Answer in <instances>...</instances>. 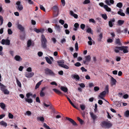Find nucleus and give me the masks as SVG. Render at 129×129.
Here are the masks:
<instances>
[{
    "label": "nucleus",
    "instance_id": "f257e3e1",
    "mask_svg": "<svg viewBox=\"0 0 129 129\" xmlns=\"http://www.w3.org/2000/svg\"><path fill=\"white\" fill-rule=\"evenodd\" d=\"M41 41L42 47L44 49H46L47 47V40L44 36L43 35H41Z\"/></svg>",
    "mask_w": 129,
    "mask_h": 129
},
{
    "label": "nucleus",
    "instance_id": "f03ea898",
    "mask_svg": "<svg viewBox=\"0 0 129 129\" xmlns=\"http://www.w3.org/2000/svg\"><path fill=\"white\" fill-rule=\"evenodd\" d=\"M101 125L103 127L109 128L111 127L112 124L109 121H103L102 122Z\"/></svg>",
    "mask_w": 129,
    "mask_h": 129
},
{
    "label": "nucleus",
    "instance_id": "7ed1b4c3",
    "mask_svg": "<svg viewBox=\"0 0 129 129\" xmlns=\"http://www.w3.org/2000/svg\"><path fill=\"white\" fill-rule=\"evenodd\" d=\"M45 73L47 75L52 76H55V74L50 69L48 68H46L44 70Z\"/></svg>",
    "mask_w": 129,
    "mask_h": 129
},
{
    "label": "nucleus",
    "instance_id": "20e7f679",
    "mask_svg": "<svg viewBox=\"0 0 129 129\" xmlns=\"http://www.w3.org/2000/svg\"><path fill=\"white\" fill-rule=\"evenodd\" d=\"M91 59V57L90 55L85 56L83 58V63L85 64H88L89 62L90 61Z\"/></svg>",
    "mask_w": 129,
    "mask_h": 129
},
{
    "label": "nucleus",
    "instance_id": "39448f33",
    "mask_svg": "<svg viewBox=\"0 0 129 129\" xmlns=\"http://www.w3.org/2000/svg\"><path fill=\"white\" fill-rule=\"evenodd\" d=\"M0 87H1V90L4 92L5 94H9V91L6 88L5 86L2 84L0 82Z\"/></svg>",
    "mask_w": 129,
    "mask_h": 129
},
{
    "label": "nucleus",
    "instance_id": "423d86ee",
    "mask_svg": "<svg viewBox=\"0 0 129 129\" xmlns=\"http://www.w3.org/2000/svg\"><path fill=\"white\" fill-rule=\"evenodd\" d=\"M1 43L2 45H9L10 44V41L8 39H2L1 41Z\"/></svg>",
    "mask_w": 129,
    "mask_h": 129
},
{
    "label": "nucleus",
    "instance_id": "0eeeda50",
    "mask_svg": "<svg viewBox=\"0 0 129 129\" xmlns=\"http://www.w3.org/2000/svg\"><path fill=\"white\" fill-rule=\"evenodd\" d=\"M16 4L17 5L16 7L17 9L19 11H21L23 9V6L20 4V2L18 1L16 3Z\"/></svg>",
    "mask_w": 129,
    "mask_h": 129
},
{
    "label": "nucleus",
    "instance_id": "6e6552de",
    "mask_svg": "<svg viewBox=\"0 0 129 129\" xmlns=\"http://www.w3.org/2000/svg\"><path fill=\"white\" fill-rule=\"evenodd\" d=\"M106 93V91H104L100 93V95L98 96L99 99H101L103 100H104V98L105 96V94Z\"/></svg>",
    "mask_w": 129,
    "mask_h": 129
},
{
    "label": "nucleus",
    "instance_id": "1a4fd4ad",
    "mask_svg": "<svg viewBox=\"0 0 129 129\" xmlns=\"http://www.w3.org/2000/svg\"><path fill=\"white\" fill-rule=\"evenodd\" d=\"M34 74L33 72L31 73H26L25 74V76L27 78H30L32 77L34 75Z\"/></svg>",
    "mask_w": 129,
    "mask_h": 129
},
{
    "label": "nucleus",
    "instance_id": "9d476101",
    "mask_svg": "<svg viewBox=\"0 0 129 129\" xmlns=\"http://www.w3.org/2000/svg\"><path fill=\"white\" fill-rule=\"evenodd\" d=\"M17 28L21 31H24V28L21 25L18 23L17 24Z\"/></svg>",
    "mask_w": 129,
    "mask_h": 129
},
{
    "label": "nucleus",
    "instance_id": "9b49d317",
    "mask_svg": "<svg viewBox=\"0 0 129 129\" xmlns=\"http://www.w3.org/2000/svg\"><path fill=\"white\" fill-rule=\"evenodd\" d=\"M121 50L123 51V52L124 53H127L128 52L127 49L128 47L127 46H121Z\"/></svg>",
    "mask_w": 129,
    "mask_h": 129
},
{
    "label": "nucleus",
    "instance_id": "f8f14e48",
    "mask_svg": "<svg viewBox=\"0 0 129 129\" xmlns=\"http://www.w3.org/2000/svg\"><path fill=\"white\" fill-rule=\"evenodd\" d=\"M66 118L67 120H69L70 122L72 123L73 125H77V124L76 122H75V121H74L72 119L67 117H66Z\"/></svg>",
    "mask_w": 129,
    "mask_h": 129
},
{
    "label": "nucleus",
    "instance_id": "ddd939ff",
    "mask_svg": "<svg viewBox=\"0 0 129 129\" xmlns=\"http://www.w3.org/2000/svg\"><path fill=\"white\" fill-rule=\"evenodd\" d=\"M106 3L109 6H111V4H113L114 3L113 0H106L105 1Z\"/></svg>",
    "mask_w": 129,
    "mask_h": 129
},
{
    "label": "nucleus",
    "instance_id": "4468645a",
    "mask_svg": "<svg viewBox=\"0 0 129 129\" xmlns=\"http://www.w3.org/2000/svg\"><path fill=\"white\" fill-rule=\"evenodd\" d=\"M116 82L117 81L116 80L114 79L113 77L111 76L110 82L111 85L112 86L115 85Z\"/></svg>",
    "mask_w": 129,
    "mask_h": 129
},
{
    "label": "nucleus",
    "instance_id": "2eb2a0df",
    "mask_svg": "<svg viewBox=\"0 0 129 129\" xmlns=\"http://www.w3.org/2000/svg\"><path fill=\"white\" fill-rule=\"evenodd\" d=\"M115 19L114 18H113L111 19L110 20V21L109 22V24L110 27H112L113 26V23L115 21Z\"/></svg>",
    "mask_w": 129,
    "mask_h": 129
},
{
    "label": "nucleus",
    "instance_id": "dca6fc26",
    "mask_svg": "<svg viewBox=\"0 0 129 129\" xmlns=\"http://www.w3.org/2000/svg\"><path fill=\"white\" fill-rule=\"evenodd\" d=\"M121 47L116 46L114 48V50L115 52L116 53L119 52V50H121Z\"/></svg>",
    "mask_w": 129,
    "mask_h": 129
},
{
    "label": "nucleus",
    "instance_id": "f3484780",
    "mask_svg": "<svg viewBox=\"0 0 129 129\" xmlns=\"http://www.w3.org/2000/svg\"><path fill=\"white\" fill-rule=\"evenodd\" d=\"M15 59L17 61H20L22 60V58L21 57L18 55H16L15 56Z\"/></svg>",
    "mask_w": 129,
    "mask_h": 129
},
{
    "label": "nucleus",
    "instance_id": "a211bd4d",
    "mask_svg": "<svg viewBox=\"0 0 129 129\" xmlns=\"http://www.w3.org/2000/svg\"><path fill=\"white\" fill-rule=\"evenodd\" d=\"M68 100V101H69V102L70 103V104H71V105L75 108L76 109H78V108L76 107L75 105L74 104L72 103V102L70 99L67 96H66Z\"/></svg>",
    "mask_w": 129,
    "mask_h": 129
},
{
    "label": "nucleus",
    "instance_id": "6ab92c4d",
    "mask_svg": "<svg viewBox=\"0 0 129 129\" xmlns=\"http://www.w3.org/2000/svg\"><path fill=\"white\" fill-rule=\"evenodd\" d=\"M70 14L72 16H73L74 18H77L78 17V15L74 13L72 11H70Z\"/></svg>",
    "mask_w": 129,
    "mask_h": 129
},
{
    "label": "nucleus",
    "instance_id": "aec40b11",
    "mask_svg": "<svg viewBox=\"0 0 129 129\" xmlns=\"http://www.w3.org/2000/svg\"><path fill=\"white\" fill-rule=\"evenodd\" d=\"M60 89L61 90L63 91L64 92H66L68 91V88L66 87L61 86L60 87Z\"/></svg>",
    "mask_w": 129,
    "mask_h": 129
},
{
    "label": "nucleus",
    "instance_id": "412c9836",
    "mask_svg": "<svg viewBox=\"0 0 129 129\" xmlns=\"http://www.w3.org/2000/svg\"><path fill=\"white\" fill-rule=\"evenodd\" d=\"M90 114L91 117L94 120L97 118L96 116L94 115L93 113L91 112L90 113Z\"/></svg>",
    "mask_w": 129,
    "mask_h": 129
},
{
    "label": "nucleus",
    "instance_id": "4be33fe9",
    "mask_svg": "<svg viewBox=\"0 0 129 129\" xmlns=\"http://www.w3.org/2000/svg\"><path fill=\"white\" fill-rule=\"evenodd\" d=\"M0 125L6 127L7 126V123L4 121L3 120L0 122Z\"/></svg>",
    "mask_w": 129,
    "mask_h": 129
},
{
    "label": "nucleus",
    "instance_id": "5701e85b",
    "mask_svg": "<svg viewBox=\"0 0 129 129\" xmlns=\"http://www.w3.org/2000/svg\"><path fill=\"white\" fill-rule=\"evenodd\" d=\"M104 7L107 11L108 12H110L111 11V9L109 8L107 5H104Z\"/></svg>",
    "mask_w": 129,
    "mask_h": 129
},
{
    "label": "nucleus",
    "instance_id": "b1692460",
    "mask_svg": "<svg viewBox=\"0 0 129 129\" xmlns=\"http://www.w3.org/2000/svg\"><path fill=\"white\" fill-rule=\"evenodd\" d=\"M53 90L56 93L59 95H60L62 94L61 92L59 90L56 89L54 88L53 89Z\"/></svg>",
    "mask_w": 129,
    "mask_h": 129
},
{
    "label": "nucleus",
    "instance_id": "393cba45",
    "mask_svg": "<svg viewBox=\"0 0 129 129\" xmlns=\"http://www.w3.org/2000/svg\"><path fill=\"white\" fill-rule=\"evenodd\" d=\"M34 46V43H32L31 41L30 40H29L27 43V45L28 47H29L31 45Z\"/></svg>",
    "mask_w": 129,
    "mask_h": 129
},
{
    "label": "nucleus",
    "instance_id": "a878e982",
    "mask_svg": "<svg viewBox=\"0 0 129 129\" xmlns=\"http://www.w3.org/2000/svg\"><path fill=\"white\" fill-rule=\"evenodd\" d=\"M115 43L116 44L118 45H121V44L120 42V40L119 39H116Z\"/></svg>",
    "mask_w": 129,
    "mask_h": 129
},
{
    "label": "nucleus",
    "instance_id": "bb28decb",
    "mask_svg": "<svg viewBox=\"0 0 129 129\" xmlns=\"http://www.w3.org/2000/svg\"><path fill=\"white\" fill-rule=\"evenodd\" d=\"M25 101L26 102L29 103H31L33 102V100L31 98H25Z\"/></svg>",
    "mask_w": 129,
    "mask_h": 129
},
{
    "label": "nucleus",
    "instance_id": "cd10ccee",
    "mask_svg": "<svg viewBox=\"0 0 129 129\" xmlns=\"http://www.w3.org/2000/svg\"><path fill=\"white\" fill-rule=\"evenodd\" d=\"M86 31L87 32L89 33H90L92 34H93V33L91 29V28L88 27L86 30Z\"/></svg>",
    "mask_w": 129,
    "mask_h": 129
},
{
    "label": "nucleus",
    "instance_id": "c85d7f7f",
    "mask_svg": "<svg viewBox=\"0 0 129 129\" xmlns=\"http://www.w3.org/2000/svg\"><path fill=\"white\" fill-rule=\"evenodd\" d=\"M16 80L17 84L18 86L20 87H21V85L20 82L19 81L18 79L17 78H16Z\"/></svg>",
    "mask_w": 129,
    "mask_h": 129
},
{
    "label": "nucleus",
    "instance_id": "c756f323",
    "mask_svg": "<svg viewBox=\"0 0 129 129\" xmlns=\"http://www.w3.org/2000/svg\"><path fill=\"white\" fill-rule=\"evenodd\" d=\"M57 62L58 64V65L60 67L61 66V65H62L63 64V63H64V62L63 60H60L58 61H57Z\"/></svg>",
    "mask_w": 129,
    "mask_h": 129
},
{
    "label": "nucleus",
    "instance_id": "7c9ffc66",
    "mask_svg": "<svg viewBox=\"0 0 129 129\" xmlns=\"http://www.w3.org/2000/svg\"><path fill=\"white\" fill-rule=\"evenodd\" d=\"M42 81V80L41 81L38 83H37L36 84L35 86V89H37L39 87V86L41 84V82Z\"/></svg>",
    "mask_w": 129,
    "mask_h": 129
},
{
    "label": "nucleus",
    "instance_id": "2f4dec72",
    "mask_svg": "<svg viewBox=\"0 0 129 129\" xmlns=\"http://www.w3.org/2000/svg\"><path fill=\"white\" fill-rule=\"evenodd\" d=\"M45 89V88H43L42 89V90L41 91V92H40V95L41 96L43 97V96H45V94H44V93L43 92V91Z\"/></svg>",
    "mask_w": 129,
    "mask_h": 129
},
{
    "label": "nucleus",
    "instance_id": "473e14b6",
    "mask_svg": "<svg viewBox=\"0 0 129 129\" xmlns=\"http://www.w3.org/2000/svg\"><path fill=\"white\" fill-rule=\"evenodd\" d=\"M45 59L47 62L49 64L52 63V62L50 59L48 57H45Z\"/></svg>",
    "mask_w": 129,
    "mask_h": 129
},
{
    "label": "nucleus",
    "instance_id": "72a5a7b5",
    "mask_svg": "<svg viewBox=\"0 0 129 129\" xmlns=\"http://www.w3.org/2000/svg\"><path fill=\"white\" fill-rule=\"evenodd\" d=\"M102 17L105 20H106L107 18V17L106 14H104L101 15Z\"/></svg>",
    "mask_w": 129,
    "mask_h": 129
},
{
    "label": "nucleus",
    "instance_id": "f704fd0d",
    "mask_svg": "<svg viewBox=\"0 0 129 129\" xmlns=\"http://www.w3.org/2000/svg\"><path fill=\"white\" fill-rule=\"evenodd\" d=\"M61 67L66 69H68L69 68V66L65 64H63L62 65H61Z\"/></svg>",
    "mask_w": 129,
    "mask_h": 129
},
{
    "label": "nucleus",
    "instance_id": "c9c22d12",
    "mask_svg": "<svg viewBox=\"0 0 129 129\" xmlns=\"http://www.w3.org/2000/svg\"><path fill=\"white\" fill-rule=\"evenodd\" d=\"M124 21L122 20H119L117 22L119 25H121L124 23Z\"/></svg>",
    "mask_w": 129,
    "mask_h": 129
},
{
    "label": "nucleus",
    "instance_id": "e433bc0d",
    "mask_svg": "<svg viewBox=\"0 0 129 129\" xmlns=\"http://www.w3.org/2000/svg\"><path fill=\"white\" fill-rule=\"evenodd\" d=\"M124 115L126 117H129V111L127 110L124 113Z\"/></svg>",
    "mask_w": 129,
    "mask_h": 129
},
{
    "label": "nucleus",
    "instance_id": "4c0bfd02",
    "mask_svg": "<svg viewBox=\"0 0 129 129\" xmlns=\"http://www.w3.org/2000/svg\"><path fill=\"white\" fill-rule=\"evenodd\" d=\"M0 106L2 109H5V105L4 103H0Z\"/></svg>",
    "mask_w": 129,
    "mask_h": 129
},
{
    "label": "nucleus",
    "instance_id": "58836bf2",
    "mask_svg": "<svg viewBox=\"0 0 129 129\" xmlns=\"http://www.w3.org/2000/svg\"><path fill=\"white\" fill-rule=\"evenodd\" d=\"M116 6L119 8H121L122 6V3L119 2L117 4Z\"/></svg>",
    "mask_w": 129,
    "mask_h": 129
},
{
    "label": "nucleus",
    "instance_id": "ea45409f",
    "mask_svg": "<svg viewBox=\"0 0 129 129\" xmlns=\"http://www.w3.org/2000/svg\"><path fill=\"white\" fill-rule=\"evenodd\" d=\"M56 29L58 31H60V27L59 25H56L55 27Z\"/></svg>",
    "mask_w": 129,
    "mask_h": 129
},
{
    "label": "nucleus",
    "instance_id": "a19ab883",
    "mask_svg": "<svg viewBox=\"0 0 129 129\" xmlns=\"http://www.w3.org/2000/svg\"><path fill=\"white\" fill-rule=\"evenodd\" d=\"M31 112L29 111H27L26 112V113H25V115H27L28 116H30L31 114Z\"/></svg>",
    "mask_w": 129,
    "mask_h": 129
},
{
    "label": "nucleus",
    "instance_id": "79ce46f5",
    "mask_svg": "<svg viewBox=\"0 0 129 129\" xmlns=\"http://www.w3.org/2000/svg\"><path fill=\"white\" fill-rule=\"evenodd\" d=\"M80 108L82 110H84L85 109V106L83 104H81L80 105Z\"/></svg>",
    "mask_w": 129,
    "mask_h": 129
},
{
    "label": "nucleus",
    "instance_id": "37998d69",
    "mask_svg": "<svg viewBox=\"0 0 129 129\" xmlns=\"http://www.w3.org/2000/svg\"><path fill=\"white\" fill-rule=\"evenodd\" d=\"M117 13L118 14L120 15L121 16H124L125 15V14H124V13L123 12H121L120 11H118V12Z\"/></svg>",
    "mask_w": 129,
    "mask_h": 129
},
{
    "label": "nucleus",
    "instance_id": "c03bdc74",
    "mask_svg": "<svg viewBox=\"0 0 129 129\" xmlns=\"http://www.w3.org/2000/svg\"><path fill=\"white\" fill-rule=\"evenodd\" d=\"M75 47L76 51H77L78 49V44L77 42H76L75 45Z\"/></svg>",
    "mask_w": 129,
    "mask_h": 129
},
{
    "label": "nucleus",
    "instance_id": "a18cd8bd",
    "mask_svg": "<svg viewBox=\"0 0 129 129\" xmlns=\"http://www.w3.org/2000/svg\"><path fill=\"white\" fill-rule=\"evenodd\" d=\"M89 22H92V23H95V21L92 18L90 19H89Z\"/></svg>",
    "mask_w": 129,
    "mask_h": 129
},
{
    "label": "nucleus",
    "instance_id": "49530a36",
    "mask_svg": "<svg viewBox=\"0 0 129 129\" xmlns=\"http://www.w3.org/2000/svg\"><path fill=\"white\" fill-rule=\"evenodd\" d=\"M3 48L2 46H0V55H3V53L2 51L3 50Z\"/></svg>",
    "mask_w": 129,
    "mask_h": 129
},
{
    "label": "nucleus",
    "instance_id": "de8ad7c7",
    "mask_svg": "<svg viewBox=\"0 0 129 129\" xmlns=\"http://www.w3.org/2000/svg\"><path fill=\"white\" fill-rule=\"evenodd\" d=\"M78 84L80 87L83 88H84L85 86L84 84L83 83L79 84Z\"/></svg>",
    "mask_w": 129,
    "mask_h": 129
},
{
    "label": "nucleus",
    "instance_id": "09e8293b",
    "mask_svg": "<svg viewBox=\"0 0 129 129\" xmlns=\"http://www.w3.org/2000/svg\"><path fill=\"white\" fill-rule=\"evenodd\" d=\"M40 7L41 10H43L44 12H45V9L42 5H40Z\"/></svg>",
    "mask_w": 129,
    "mask_h": 129
},
{
    "label": "nucleus",
    "instance_id": "8fccbe9b",
    "mask_svg": "<svg viewBox=\"0 0 129 129\" xmlns=\"http://www.w3.org/2000/svg\"><path fill=\"white\" fill-rule=\"evenodd\" d=\"M44 126L47 129H51L49 126L47 125V124L45 123H44Z\"/></svg>",
    "mask_w": 129,
    "mask_h": 129
},
{
    "label": "nucleus",
    "instance_id": "3c124183",
    "mask_svg": "<svg viewBox=\"0 0 129 129\" xmlns=\"http://www.w3.org/2000/svg\"><path fill=\"white\" fill-rule=\"evenodd\" d=\"M74 65L77 67H79L81 65V64L79 62H77L74 64Z\"/></svg>",
    "mask_w": 129,
    "mask_h": 129
},
{
    "label": "nucleus",
    "instance_id": "603ef678",
    "mask_svg": "<svg viewBox=\"0 0 129 129\" xmlns=\"http://www.w3.org/2000/svg\"><path fill=\"white\" fill-rule=\"evenodd\" d=\"M73 77L74 78L76 79L77 80H79L80 79L78 75H74L73 76Z\"/></svg>",
    "mask_w": 129,
    "mask_h": 129
},
{
    "label": "nucleus",
    "instance_id": "864d4df0",
    "mask_svg": "<svg viewBox=\"0 0 129 129\" xmlns=\"http://www.w3.org/2000/svg\"><path fill=\"white\" fill-rule=\"evenodd\" d=\"M0 20L1 22V25H2L3 23V19L2 17L0 15Z\"/></svg>",
    "mask_w": 129,
    "mask_h": 129
},
{
    "label": "nucleus",
    "instance_id": "5fc2aeb1",
    "mask_svg": "<svg viewBox=\"0 0 129 129\" xmlns=\"http://www.w3.org/2000/svg\"><path fill=\"white\" fill-rule=\"evenodd\" d=\"M34 30L37 33H38L41 32V30L40 29H37L36 28H34Z\"/></svg>",
    "mask_w": 129,
    "mask_h": 129
},
{
    "label": "nucleus",
    "instance_id": "6e6d98bb",
    "mask_svg": "<svg viewBox=\"0 0 129 129\" xmlns=\"http://www.w3.org/2000/svg\"><path fill=\"white\" fill-rule=\"evenodd\" d=\"M8 117L9 118L12 119L13 118V115L10 113H9L8 114Z\"/></svg>",
    "mask_w": 129,
    "mask_h": 129
},
{
    "label": "nucleus",
    "instance_id": "4d7b16f0",
    "mask_svg": "<svg viewBox=\"0 0 129 129\" xmlns=\"http://www.w3.org/2000/svg\"><path fill=\"white\" fill-rule=\"evenodd\" d=\"M8 32L9 35H11L12 33V31L10 29H9L8 30Z\"/></svg>",
    "mask_w": 129,
    "mask_h": 129
},
{
    "label": "nucleus",
    "instance_id": "13d9d810",
    "mask_svg": "<svg viewBox=\"0 0 129 129\" xmlns=\"http://www.w3.org/2000/svg\"><path fill=\"white\" fill-rule=\"evenodd\" d=\"M90 2L89 0H85L83 2V4H86L89 3Z\"/></svg>",
    "mask_w": 129,
    "mask_h": 129
},
{
    "label": "nucleus",
    "instance_id": "bf43d9fd",
    "mask_svg": "<svg viewBox=\"0 0 129 129\" xmlns=\"http://www.w3.org/2000/svg\"><path fill=\"white\" fill-rule=\"evenodd\" d=\"M85 27V24H82L80 25V27L81 28L82 30L84 29V28Z\"/></svg>",
    "mask_w": 129,
    "mask_h": 129
},
{
    "label": "nucleus",
    "instance_id": "052dcab7",
    "mask_svg": "<svg viewBox=\"0 0 129 129\" xmlns=\"http://www.w3.org/2000/svg\"><path fill=\"white\" fill-rule=\"evenodd\" d=\"M105 90L107 92H108L109 91V86L108 85H106L105 86Z\"/></svg>",
    "mask_w": 129,
    "mask_h": 129
},
{
    "label": "nucleus",
    "instance_id": "680f3d73",
    "mask_svg": "<svg viewBox=\"0 0 129 129\" xmlns=\"http://www.w3.org/2000/svg\"><path fill=\"white\" fill-rule=\"evenodd\" d=\"M79 26V24L77 23H76L74 25V26L75 28H78Z\"/></svg>",
    "mask_w": 129,
    "mask_h": 129
},
{
    "label": "nucleus",
    "instance_id": "e2e57ef3",
    "mask_svg": "<svg viewBox=\"0 0 129 129\" xmlns=\"http://www.w3.org/2000/svg\"><path fill=\"white\" fill-rule=\"evenodd\" d=\"M38 119L41 121H43L44 120V118L43 117H38Z\"/></svg>",
    "mask_w": 129,
    "mask_h": 129
},
{
    "label": "nucleus",
    "instance_id": "0e129e2a",
    "mask_svg": "<svg viewBox=\"0 0 129 129\" xmlns=\"http://www.w3.org/2000/svg\"><path fill=\"white\" fill-rule=\"evenodd\" d=\"M81 69L83 72H86L87 71V70L85 69L83 67H81Z\"/></svg>",
    "mask_w": 129,
    "mask_h": 129
},
{
    "label": "nucleus",
    "instance_id": "69168bd1",
    "mask_svg": "<svg viewBox=\"0 0 129 129\" xmlns=\"http://www.w3.org/2000/svg\"><path fill=\"white\" fill-rule=\"evenodd\" d=\"M25 1H27L28 3L30 4H33V2L31 0H25Z\"/></svg>",
    "mask_w": 129,
    "mask_h": 129
},
{
    "label": "nucleus",
    "instance_id": "338daca9",
    "mask_svg": "<svg viewBox=\"0 0 129 129\" xmlns=\"http://www.w3.org/2000/svg\"><path fill=\"white\" fill-rule=\"evenodd\" d=\"M59 23H61L62 25H63L64 23V21L62 19L60 20L59 21Z\"/></svg>",
    "mask_w": 129,
    "mask_h": 129
},
{
    "label": "nucleus",
    "instance_id": "774afa93",
    "mask_svg": "<svg viewBox=\"0 0 129 129\" xmlns=\"http://www.w3.org/2000/svg\"><path fill=\"white\" fill-rule=\"evenodd\" d=\"M126 13V14L127 15L129 14V7L127 8Z\"/></svg>",
    "mask_w": 129,
    "mask_h": 129
}]
</instances>
